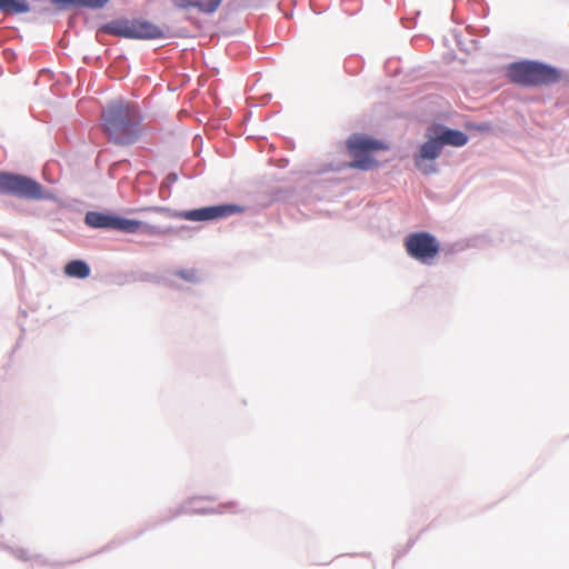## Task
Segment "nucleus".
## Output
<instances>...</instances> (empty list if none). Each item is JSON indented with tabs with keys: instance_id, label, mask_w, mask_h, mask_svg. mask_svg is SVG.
<instances>
[{
	"instance_id": "f8f14e48",
	"label": "nucleus",
	"mask_w": 569,
	"mask_h": 569,
	"mask_svg": "<svg viewBox=\"0 0 569 569\" xmlns=\"http://www.w3.org/2000/svg\"><path fill=\"white\" fill-rule=\"evenodd\" d=\"M64 273L69 277L83 279L90 274V268L82 260H72L66 264Z\"/></svg>"
},
{
	"instance_id": "423d86ee",
	"label": "nucleus",
	"mask_w": 569,
	"mask_h": 569,
	"mask_svg": "<svg viewBox=\"0 0 569 569\" xmlns=\"http://www.w3.org/2000/svg\"><path fill=\"white\" fill-rule=\"evenodd\" d=\"M405 248L411 258L429 264L439 254L440 243L429 232H415L406 237Z\"/></svg>"
},
{
	"instance_id": "9b49d317",
	"label": "nucleus",
	"mask_w": 569,
	"mask_h": 569,
	"mask_svg": "<svg viewBox=\"0 0 569 569\" xmlns=\"http://www.w3.org/2000/svg\"><path fill=\"white\" fill-rule=\"evenodd\" d=\"M101 30L108 34L132 39V20H114L104 24Z\"/></svg>"
},
{
	"instance_id": "4468645a",
	"label": "nucleus",
	"mask_w": 569,
	"mask_h": 569,
	"mask_svg": "<svg viewBox=\"0 0 569 569\" xmlns=\"http://www.w3.org/2000/svg\"><path fill=\"white\" fill-rule=\"evenodd\" d=\"M222 0H194L193 8L196 13V19L198 13L210 14L213 13L220 6Z\"/></svg>"
},
{
	"instance_id": "a211bd4d",
	"label": "nucleus",
	"mask_w": 569,
	"mask_h": 569,
	"mask_svg": "<svg viewBox=\"0 0 569 569\" xmlns=\"http://www.w3.org/2000/svg\"><path fill=\"white\" fill-rule=\"evenodd\" d=\"M179 276L188 281H194L197 279L194 270H182L179 272Z\"/></svg>"
},
{
	"instance_id": "20e7f679",
	"label": "nucleus",
	"mask_w": 569,
	"mask_h": 569,
	"mask_svg": "<svg viewBox=\"0 0 569 569\" xmlns=\"http://www.w3.org/2000/svg\"><path fill=\"white\" fill-rule=\"evenodd\" d=\"M84 221L92 228H107L126 233H137L141 229L148 233H154L156 228L144 224L143 222L134 219H126L114 214H107L101 212H88Z\"/></svg>"
},
{
	"instance_id": "f3484780",
	"label": "nucleus",
	"mask_w": 569,
	"mask_h": 569,
	"mask_svg": "<svg viewBox=\"0 0 569 569\" xmlns=\"http://www.w3.org/2000/svg\"><path fill=\"white\" fill-rule=\"evenodd\" d=\"M172 3L179 9L193 8L194 0H171Z\"/></svg>"
},
{
	"instance_id": "ddd939ff",
	"label": "nucleus",
	"mask_w": 569,
	"mask_h": 569,
	"mask_svg": "<svg viewBox=\"0 0 569 569\" xmlns=\"http://www.w3.org/2000/svg\"><path fill=\"white\" fill-rule=\"evenodd\" d=\"M29 11V4L21 0H0V12L23 13Z\"/></svg>"
},
{
	"instance_id": "dca6fc26",
	"label": "nucleus",
	"mask_w": 569,
	"mask_h": 569,
	"mask_svg": "<svg viewBox=\"0 0 569 569\" xmlns=\"http://www.w3.org/2000/svg\"><path fill=\"white\" fill-rule=\"evenodd\" d=\"M12 555L23 561H28L32 558L31 552L24 548H14L11 550Z\"/></svg>"
},
{
	"instance_id": "0eeeda50",
	"label": "nucleus",
	"mask_w": 569,
	"mask_h": 569,
	"mask_svg": "<svg viewBox=\"0 0 569 569\" xmlns=\"http://www.w3.org/2000/svg\"><path fill=\"white\" fill-rule=\"evenodd\" d=\"M243 211L244 209L237 204H218L182 211L180 217L188 221H212L223 219Z\"/></svg>"
},
{
	"instance_id": "f257e3e1",
	"label": "nucleus",
	"mask_w": 569,
	"mask_h": 569,
	"mask_svg": "<svg viewBox=\"0 0 569 569\" xmlns=\"http://www.w3.org/2000/svg\"><path fill=\"white\" fill-rule=\"evenodd\" d=\"M141 117L134 103L126 100L110 102L101 114V126L108 140L118 146H128L140 137Z\"/></svg>"
},
{
	"instance_id": "7ed1b4c3",
	"label": "nucleus",
	"mask_w": 569,
	"mask_h": 569,
	"mask_svg": "<svg viewBox=\"0 0 569 569\" xmlns=\"http://www.w3.org/2000/svg\"><path fill=\"white\" fill-rule=\"evenodd\" d=\"M347 148L352 161L350 168L360 170H370L377 167V161L372 153L380 150H387L388 146L383 142L363 134H352L347 140Z\"/></svg>"
},
{
	"instance_id": "39448f33",
	"label": "nucleus",
	"mask_w": 569,
	"mask_h": 569,
	"mask_svg": "<svg viewBox=\"0 0 569 569\" xmlns=\"http://www.w3.org/2000/svg\"><path fill=\"white\" fill-rule=\"evenodd\" d=\"M0 192L31 200L44 198L43 188L39 182L13 173H0Z\"/></svg>"
},
{
	"instance_id": "1a4fd4ad",
	"label": "nucleus",
	"mask_w": 569,
	"mask_h": 569,
	"mask_svg": "<svg viewBox=\"0 0 569 569\" xmlns=\"http://www.w3.org/2000/svg\"><path fill=\"white\" fill-rule=\"evenodd\" d=\"M432 134L439 140L441 147L448 144L452 147H462L468 142V136L462 131L449 129L441 124L430 127Z\"/></svg>"
},
{
	"instance_id": "f03ea898",
	"label": "nucleus",
	"mask_w": 569,
	"mask_h": 569,
	"mask_svg": "<svg viewBox=\"0 0 569 569\" xmlns=\"http://www.w3.org/2000/svg\"><path fill=\"white\" fill-rule=\"evenodd\" d=\"M507 77L513 83L537 87L557 82L560 74L552 67L533 61H521L508 66Z\"/></svg>"
},
{
	"instance_id": "2eb2a0df",
	"label": "nucleus",
	"mask_w": 569,
	"mask_h": 569,
	"mask_svg": "<svg viewBox=\"0 0 569 569\" xmlns=\"http://www.w3.org/2000/svg\"><path fill=\"white\" fill-rule=\"evenodd\" d=\"M52 2L59 7H66L69 4H79L92 9L102 8L109 2V0H52Z\"/></svg>"
},
{
	"instance_id": "9d476101",
	"label": "nucleus",
	"mask_w": 569,
	"mask_h": 569,
	"mask_svg": "<svg viewBox=\"0 0 569 569\" xmlns=\"http://www.w3.org/2000/svg\"><path fill=\"white\" fill-rule=\"evenodd\" d=\"M163 36L161 27L147 20H132V39H160Z\"/></svg>"
},
{
	"instance_id": "6e6552de",
	"label": "nucleus",
	"mask_w": 569,
	"mask_h": 569,
	"mask_svg": "<svg viewBox=\"0 0 569 569\" xmlns=\"http://www.w3.org/2000/svg\"><path fill=\"white\" fill-rule=\"evenodd\" d=\"M428 140L420 147L419 152L415 156L416 167L423 173L430 174L437 171L435 164L427 163L437 159L442 151V147L431 129L427 131Z\"/></svg>"
}]
</instances>
